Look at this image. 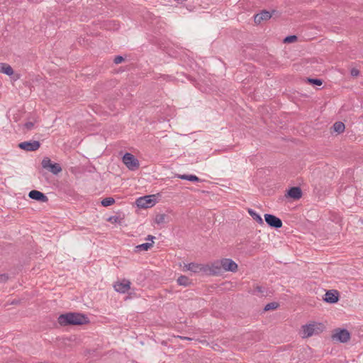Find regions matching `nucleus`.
Wrapping results in <instances>:
<instances>
[{
  "label": "nucleus",
  "mask_w": 363,
  "mask_h": 363,
  "mask_svg": "<svg viewBox=\"0 0 363 363\" xmlns=\"http://www.w3.org/2000/svg\"><path fill=\"white\" fill-rule=\"evenodd\" d=\"M18 147L27 152L35 151L40 147V143L37 140L25 141L18 145Z\"/></svg>",
  "instance_id": "0eeeda50"
},
{
  "label": "nucleus",
  "mask_w": 363,
  "mask_h": 363,
  "mask_svg": "<svg viewBox=\"0 0 363 363\" xmlns=\"http://www.w3.org/2000/svg\"><path fill=\"white\" fill-rule=\"evenodd\" d=\"M156 203L154 195L145 196L136 200V204L139 208H147L153 206Z\"/></svg>",
  "instance_id": "423d86ee"
},
{
  "label": "nucleus",
  "mask_w": 363,
  "mask_h": 363,
  "mask_svg": "<svg viewBox=\"0 0 363 363\" xmlns=\"http://www.w3.org/2000/svg\"><path fill=\"white\" fill-rule=\"evenodd\" d=\"M115 203V200L112 197H106L101 201L103 206H109Z\"/></svg>",
  "instance_id": "5701e85b"
},
{
  "label": "nucleus",
  "mask_w": 363,
  "mask_h": 363,
  "mask_svg": "<svg viewBox=\"0 0 363 363\" xmlns=\"http://www.w3.org/2000/svg\"><path fill=\"white\" fill-rule=\"evenodd\" d=\"M0 72L11 76L13 74V68L6 63H0Z\"/></svg>",
  "instance_id": "2eb2a0df"
},
{
  "label": "nucleus",
  "mask_w": 363,
  "mask_h": 363,
  "mask_svg": "<svg viewBox=\"0 0 363 363\" xmlns=\"http://www.w3.org/2000/svg\"><path fill=\"white\" fill-rule=\"evenodd\" d=\"M308 81L312 84H314V85H317V86H320L323 84V81L320 79H311V78H308Z\"/></svg>",
  "instance_id": "bb28decb"
},
{
  "label": "nucleus",
  "mask_w": 363,
  "mask_h": 363,
  "mask_svg": "<svg viewBox=\"0 0 363 363\" xmlns=\"http://www.w3.org/2000/svg\"><path fill=\"white\" fill-rule=\"evenodd\" d=\"M177 283L179 285L186 286L190 284V281L187 277L182 275L177 279Z\"/></svg>",
  "instance_id": "412c9836"
},
{
  "label": "nucleus",
  "mask_w": 363,
  "mask_h": 363,
  "mask_svg": "<svg viewBox=\"0 0 363 363\" xmlns=\"http://www.w3.org/2000/svg\"><path fill=\"white\" fill-rule=\"evenodd\" d=\"M42 167L44 169H48L54 174H57L62 171V167L58 163H52L49 157H45L41 162Z\"/></svg>",
  "instance_id": "39448f33"
},
{
  "label": "nucleus",
  "mask_w": 363,
  "mask_h": 363,
  "mask_svg": "<svg viewBox=\"0 0 363 363\" xmlns=\"http://www.w3.org/2000/svg\"><path fill=\"white\" fill-rule=\"evenodd\" d=\"M332 339L340 342H347L350 339V333L346 329L337 328L333 332Z\"/></svg>",
  "instance_id": "7ed1b4c3"
},
{
  "label": "nucleus",
  "mask_w": 363,
  "mask_h": 363,
  "mask_svg": "<svg viewBox=\"0 0 363 363\" xmlns=\"http://www.w3.org/2000/svg\"><path fill=\"white\" fill-rule=\"evenodd\" d=\"M264 219L267 225L274 228H280L282 226L281 220L272 214H264Z\"/></svg>",
  "instance_id": "6e6552de"
},
{
  "label": "nucleus",
  "mask_w": 363,
  "mask_h": 363,
  "mask_svg": "<svg viewBox=\"0 0 363 363\" xmlns=\"http://www.w3.org/2000/svg\"><path fill=\"white\" fill-rule=\"evenodd\" d=\"M24 125L28 130H30L33 128L34 123L33 122H27Z\"/></svg>",
  "instance_id": "2f4dec72"
},
{
  "label": "nucleus",
  "mask_w": 363,
  "mask_h": 363,
  "mask_svg": "<svg viewBox=\"0 0 363 363\" xmlns=\"http://www.w3.org/2000/svg\"><path fill=\"white\" fill-rule=\"evenodd\" d=\"M297 40V37L296 35H289L285 38L284 40V43H294Z\"/></svg>",
  "instance_id": "cd10ccee"
},
{
  "label": "nucleus",
  "mask_w": 363,
  "mask_h": 363,
  "mask_svg": "<svg viewBox=\"0 0 363 363\" xmlns=\"http://www.w3.org/2000/svg\"><path fill=\"white\" fill-rule=\"evenodd\" d=\"M266 291L265 289H264L262 286H255V289H254V291L252 292V294L254 295H257V296H264V292Z\"/></svg>",
  "instance_id": "4be33fe9"
},
{
  "label": "nucleus",
  "mask_w": 363,
  "mask_h": 363,
  "mask_svg": "<svg viewBox=\"0 0 363 363\" xmlns=\"http://www.w3.org/2000/svg\"><path fill=\"white\" fill-rule=\"evenodd\" d=\"M18 303V301H14L12 302L13 304V303Z\"/></svg>",
  "instance_id": "c9c22d12"
},
{
  "label": "nucleus",
  "mask_w": 363,
  "mask_h": 363,
  "mask_svg": "<svg viewBox=\"0 0 363 363\" xmlns=\"http://www.w3.org/2000/svg\"><path fill=\"white\" fill-rule=\"evenodd\" d=\"M220 264L224 271L235 272L238 269V264L231 259H223L220 260Z\"/></svg>",
  "instance_id": "1a4fd4ad"
},
{
  "label": "nucleus",
  "mask_w": 363,
  "mask_h": 363,
  "mask_svg": "<svg viewBox=\"0 0 363 363\" xmlns=\"http://www.w3.org/2000/svg\"><path fill=\"white\" fill-rule=\"evenodd\" d=\"M272 17V14L270 12L263 10L259 13L256 14L254 16L255 23L257 24L261 23L263 21H267L270 19Z\"/></svg>",
  "instance_id": "f8f14e48"
},
{
  "label": "nucleus",
  "mask_w": 363,
  "mask_h": 363,
  "mask_svg": "<svg viewBox=\"0 0 363 363\" xmlns=\"http://www.w3.org/2000/svg\"><path fill=\"white\" fill-rule=\"evenodd\" d=\"M153 239H155V237H154V236H152V235H149L147 237V238H146V240H151V241H152V240H153Z\"/></svg>",
  "instance_id": "72a5a7b5"
},
{
  "label": "nucleus",
  "mask_w": 363,
  "mask_h": 363,
  "mask_svg": "<svg viewBox=\"0 0 363 363\" xmlns=\"http://www.w3.org/2000/svg\"><path fill=\"white\" fill-rule=\"evenodd\" d=\"M118 219L117 217H111L108 220L111 221V220H114L115 222L116 221V220Z\"/></svg>",
  "instance_id": "f704fd0d"
},
{
  "label": "nucleus",
  "mask_w": 363,
  "mask_h": 363,
  "mask_svg": "<svg viewBox=\"0 0 363 363\" xmlns=\"http://www.w3.org/2000/svg\"><path fill=\"white\" fill-rule=\"evenodd\" d=\"M223 267L220 262L213 264L210 267V272L211 274L218 275L222 273Z\"/></svg>",
  "instance_id": "dca6fc26"
},
{
  "label": "nucleus",
  "mask_w": 363,
  "mask_h": 363,
  "mask_svg": "<svg viewBox=\"0 0 363 363\" xmlns=\"http://www.w3.org/2000/svg\"><path fill=\"white\" fill-rule=\"evenodd\" d=\"M182 340H191L192 338L189 337H184V336H178Z\"/></svg>",
  "instance_id": "473e14b6"
},
{
  "label": "nucleus",
  "mask_w": 363,
  "mask_h": 363,
  "mask_svg": "<svg viewBox=\"0 0 363 363\" xmlns=\"http://www.w3.org/2000/svg\"><path fill=\"white\" fill-rule=\"evenodd\" d=\"M165 214H158L156 216L155 221L157 224H162L165 222Z\"/></svg>",
  "instance_id": "a878e982"
},
{
  "label": "nucleus",
  "mask_w": 363,
  "mask_h": 363,
  "mask_svg": "<svg viewBox=\"0 0 363 363\" xmlns=\"http://www.w3.org/2000/svg\"><path fill=\"white\" fill-rule=\"evenodd\" d=\"M333 130L337 133H341L345 130V126L342 122H335L333 125Z\"/></svg>",
  "instance_id": "6ab92c4d"
},
{
  "label": "nucleus",
  "mask_w": 363,
  "mask_h": 363,
  "mask_svg": "<svg viewBox=\"0 0 363 363\" xmlns=\"http://www.w3.org/2000/svg\"><path fill=\"white\" fill-rule=\"evenodd\" d=\"M177 177L181 179L188 180L190 182H200L201 179L196 175L178 174Z\"/></svg>",
  "instance_id": "a211bd4d"
},
{
  "label": "nucleus",
  "mask_w": 363,
  "mask_h": 363,
  "mask_svg": "<svg viewBox=\"0 0 363 363\" xmlns=\"http://www.w3.org/2000/svg\"><path fill=\"white\" fill-rule=\"evenodd\" d=\"M350 74L352 77H357L359 74V71L356 68H352L350 71Z\"/></svg>",
  "instance_id": "c756f323"
},
{
  "label": "nucleus",
  "mask_w": 363,
  "mask_h": 363,
  "mask_svg": "<svg viewBox=\"0 0 363 363\" xmlns=\"http://www.w3.org/2000/svg\"><path fill=\"white\" fill-rule=\"evenodd\" d=\"M9 279V277L6 274H0V282L4 283Z\"/></svg>",
  "instance_id": "7c9ffc66"
},
{
  "label": "nucleus",
  "mask_w": 363,
  "mask_h": 363,
  "mask_svg": "<svg viewBox=\"0 0 363 363\" xmlns=\"http://www.w3.org/2000/svg\"><path fill=\"white\" fill-rule=\"evenodd\" d=\"M278 306H279V304L277 303H276V302H271L269 303H267L264 306V310L265 311H270V310H274V309L277 308Z\"/></svg>",
  "instance_id": "393cba45"
},
{
  "label": "nucleus",
  "mask_w": 363,
  "mask_h": 363,
  "mask_svg": "<svg viewBox=\"0 0 363 363\" xmlns=\"http://www.w3.org/2000/svg\"><path fill=\"white\" fill-rule=\"evenodd\" d=\"M113 287L117 292L124 294L130 289V281L124 279L121 281L116 282Z\"/></svg>",
  "instance_id": "9d476101"
},
{
  "label": "nucleus",
  "mask_w": 363,
  "mask_h": 363,
  "mask_svg": "<svg viewBox=\"0 0 363 363\" xmlns=\"http://www.w3.org/2000/svg\"><path fill=\"white\" fill-rule=\"evenodd\" d=\"M286 196L293 199L298 200L302 196V191L300 187L294 186L289 189Z\"/></svg>",
  "instance_id": "ddd939ff"
},
{
  "label": "nucleus",
  "mask_w": 363,
  "mask_h": 363,
  "mask_svg": "<svg viewBox=\"0 0 363 363\" xmlns=\"http://www.w3.org/2000/svg\"><path fill=\"white\" fill-rule=\"evenodd\" d=\"M123 61H124V58L120 55L116 56L113 60V62L115 64H120Z\"/></svg>",
  "instance_id": "c85d7f7f"
},
{
  "label": "nucleus",
  "mask_w": 363,
  "mask_h": 363,
  "mask_svg": "<svg viewBox=\"0 0 363 363\" xmlns=\"http://www.w3.org/2000/svg\"><path fill=\"white\" fill-rule=\"evenodd\" d=\"M184 267L186 268V270L191 271L194 273L199 272L202 269V267L201 264L193 262L185 264Z\"/></svg>",
  "instance_id": "f3484780"
},
{
  "label": "nucleus",
  "mask_w": 363,
  "mask_h": 363,
  "mask_svg": "<svg viewBox=\"0 0 363 363\" xmlns=\"http://www.w3.org/2000/svg\"><path fill=\"white\" fill-rule=\"evenodd\" d=\"M152 243H153V242L143 243V244L136 246V248L139 250L147 251L152 246Z\"/></svg>",
  "instance_id": "b1692460"
},
{
  "label": "nucleus",
  "mask_w": 363,
  "mask_h": 363,
  "mask_svg": "<svg viewBox=\"0 0 363 363\" xmlns=\"http://www.w3.org/2000/svg\"><path fill=\"white\" fill-rule=\"evenodd\" d=\"M321 324L313 323L302 326L303 337H309L313 335L318 334L321 331Z\"/></svg>",
  "instance_id": "f03ea898"
},
{
  "label": "nucleus",
  "mask_w": 363,
  "mask_h": 363,
  "mask_svg": "<svg viewBox=\"0 0 363 363\" xmlns=\"http://www.w3.org/2000/svg\"><path fill=\"white\" fill-rule=\"evenodd\" d=\"M123 162L130 170H135L139 167V161L130 153L126 152L123 157Z\"/></svg>",
  "instance_id": "20e7f679"
},
{
  "label": "nucleus",
  "mask_w": 363,
  "mask_h": 363,
  "mask_svg": "<svg viewBox=\"0 0 363 363\" xmlns=\"http://www.w3.org/2000/svg\"><path fill=\"white\" fill-rule=\"evenodd\" d=\"M58 323L61 326L82 325L89 323V318L79 313H67L61 314L57 318Z\"/></svg>",
  "instance_id": "f257e3e1"
},
{
  "label": "nucleus",
  "mask_w": 363,
  "mask_h": 363,
  "mask_svg": "<svg viewBox=\"0 0 363 363\" xmlns=\"http://www.w3.org/2000/svg\"><path fill=\"white\" fill-rule=\"evenodd\" d=\"M324 301L330 303H335L338 301V293L337 291H328L325 294Z\"/></svg>",
  "instance_id": "4468645a"
},
{
  "label": "nucleus",
  "mask_w": 363,
  "mask_h": 363,
  "mask_svg": "<svg viewBox=\"0 0 363 363\" xmlns=\"http://www.w3.org/2000/svg\"><path fill=\"white\" fill-rule=\"evenodd\" d=\"M28 196L33 200L45 203L48 201V198L43 193L38 190H32L29 192Z\"/></svg>",
  "instance_id": "9b49d317"
},
{
  "label": "nucleus",
  "mask_w": 363,
  "mask_h": 363,
  "mask_svg": "<svg viewBox=\"0 0 363 363\" xmlns=\"http://www.w3.org/2000/svg\"><path fill=\"white\" fill-rule=\"evenodd\" d=\"M248 213L252 217V218L255 220H256L259 224H260V225L264 224V221H263L262 217L258 213H257L255 211L250 208V209H248Z\"/></svg>",
  "instance_id": "aec40b11"
}]
</instances>
